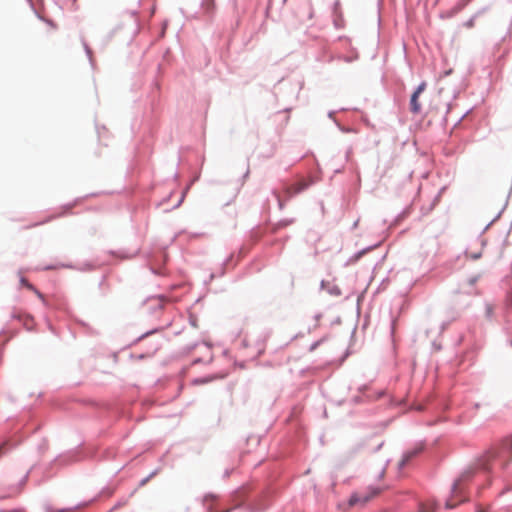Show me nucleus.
<instances>
[{
	"label": "nucleus",
	"instance_id": "2",
	"mask_svg": "<svg viewBox=\"0 0 512 512\" xmlns=\"http://www.w3.org/2000/svg\"><path fill=\"white\" fill-rule=\"evenodd\" d=\"M462 492H463L462 480L458 479L453 484L452 491H451V497L446 501L445 507L447 509H453L459 503L464 502L466 500L465 498L458 499L462 495Z\"/></svg>",
	"mask_w": 512,
	"mask_h": 512
},
{
	"label": "nucleus",
	"instance_id": "9",
	"mask_svg": "<svg viewBox=\"0 0 512 512\" xmlns=\"http://www.w3.org/2000/svg\"><path fill=\"white\" fill-rule=\"evenodd\" d=\"M418 451H412L407 453L400 462V466H404L413 456H415Z\"/></svg>",
	"mask_w": 512,
	"mask_h": 512
},
{
	"label": "nucleus",
	"instance_id": "7",
	"mask_svg": "<svg viewBox=\"0 0 512 512\" xmlns=\"http://www.w3.org/2000/svg\"><path fill=\"white\" fill-rule=\"evenodd\" d=\"M436 503L433 501H427L420 506V512H435Z\"/></svg>",
	"mask_w": 512,
	"mask_h": 512
},
{
	"label": "nucleus",
	"instance_id": "4",
	"mask_svg": "<svg viewBox=\"0 0 512 512\" xmlns=\"http://www.w3.org/2000/svg\"><path fill=\"white\" fill-rule=\"evenodd\" d=\"M307 187V184L303 181L297 182L295 184L290 185L286 188V193L288 197H292L301 191H303Z\"/></svg>",
	"mask_w": 512,
	"mask_h": 512
},
{
	"label": "nucleus",
	"instance_id": "3",
	"mask_svg": "<svg viewBox=\"0 0 512 512\" xmlns=\"http://www.w3.org/2000/svg\"><path fill=\"white\" fill-rule=\"evenodd\" d=\"M426 89V83H421L417 89L414 91V93L411 96L410 99V111L414 114H419L421 112V104L419 102V96L421 93Z\"/></svg>",
	"mask_w": 512,
	"mask_h": 512
},
{
	"label": "nucleus",
	"instance_id": "8",
	"mask_svg": "<svg viewBox=\"0 0 512 512\" xmlns=\"http://www.w3.org/2000/svg\"><path fill=\"white\" fill-rule=\"evenodd\" d=\"M461 9V6L459 7H455L453 8L452 10L446 12V13H442L441 14V18H449V17H452L454 16L456 13H458Z\"/></svg>",
	"mask_w": 512,
	"mask_h": 512
},
{
	"label": "nucleus",
	"instance_id": "13",
	"mask_svg": "<svg viewBox=\"0 0 512 512\" xmlns=\"http://www.w3.org/2000/svg\"><path fill=\"white\" fill-rule=\"evenodd\" d=\"M3 445L0 446V455L2 454Z\"/></svg>",
	"mask_w": 512,
	"mask_h": 512
},
{
	"label": "nucleus",
	"instance_id": "12",
	"mask_svg": "<svg viewBox=\"0 0 512 512\" xmlns=\"http://www.w3.org/2000/svg\"><path fill=\"white\" fill-rule=\"evenodd\" d=\"M51 219H53V217H50V218L46 219L45 221H42L41 224L49 222Z\"/></svg>",
	"mask_w": 512,
	"mask_h": 512
},
{
	"label": "nucleus",
	"instance_id": "6",
	"mask_svg": "<svg viewBox=\"0 0 512 512\" xmlns=\"http://www.w3.org/2000/svg\"><path fill=\"white\" fill-rule=\"evenodd\" d=\"M502 453H507L508 460H512V436L504 441Z\"/></svg>",
	"mask_w": 512,
	"mask_h": 512
},
{
	"label": "nucleus",
	"instance_id": "1",
	"mask_svg": "<svg viewBox=\"0 0 512 512\" xmlns=\"http://www.w3.org/2000/svg\"><path fill=\"white\" fill-rule=\"evenodd\" d=\"M380 493L379 488H369L367 491H361L354 493L349 500L351 506L361 505L364 506L371 499L376 497Z\"/></svg>",
	"mask_w": 512,
	"mask_h": 512
},
{
	"label": "nucleus",
	"instance_id": "10",
	"mask_svg": "<svg viewBox=\"0 0 512 512\" xmlns=\"http://www.w3.org/2000/svg\"><path fill=\"white\" fill-rule=\"evenodd\" d=\"M466 256L467 257H470L471 259L473 260H477L481 257V252H476V253H470V252H466Z\"/></svg>",
	"mask_w": 512,
	"mask_h": 512
},
{
	"label": "nucleus",
	"instance_id": "11",
	"mask_svg": "<svg viewBox=\"0 0 512 512\" xmlns=\"http://www.w3.org/2000/svg\"><path fill=\"white\" fill-rule=\"evenodd\" d=\"M508 301H509V304L512 306V293L510 294Z\"/></svg>",
	"mask_w": 512,
	"mask_h": 512
},
{
	"label": "nucleus",
	"instance_id": "5",
	"mask_svg": "<svg viewBox=\"0 0 512 512\" xmlns=\"http://www.w3.org/2000/svg\"><path fill=\"white\" fill-rule=\"evenodd\" d=\"M20 284L24 287H26L27 289L31 290L32 292H34L37 297L43 302V303H46V300H45V297L44 295L34 287V285H32L31 283L28 282V280L24 277H21L20 278Z\"/></svg>",
	"mask_w": 512,
	"mask_h": 512
}]
</instances>
